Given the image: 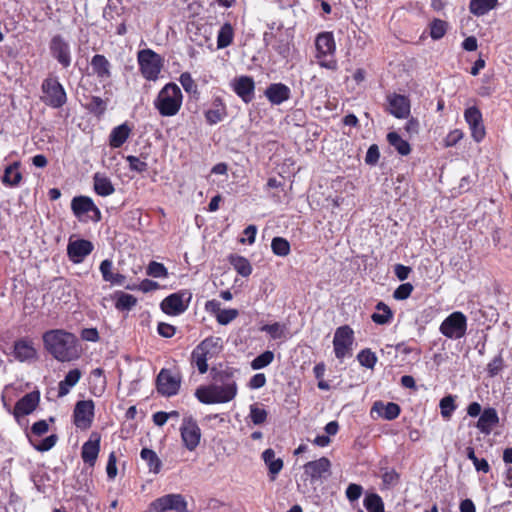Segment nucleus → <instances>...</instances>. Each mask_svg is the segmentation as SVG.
<instances>
[{
  "label": "nucleus",
  "mask_w": 512,
  "mask_h": 512,
  "mask_svg": "<svg viewBox=\"0 0 512 512\" xmlns=\"http://www.w3.org/2000/svg\"><path fill=\"white\" fill-rule=\"evenodd\" d=\"M45 349L58 361L70 362L80 356L76 336L63 329L46 331L42 336Z\"/></svg>",
  "instance_id": "nucleus-1"
},
{
  "label": "nucleus",
  "mask_w": 512,
  "mask_h": 512,
  "mask_svg": "<svg viewBox=\"0 0 512 512\" xmlns=\"http://www.w3.org/2000/svg\"><path fill=\"white\" fill-rule=\"evenodd\" d=\"M183 102V94L175 83L166 84L154 99V107L163 117H173L178 114Z\"/></svg>",
  "instance_id": "nucleus-2"
},
{
  "label": "nucleus",
  "mask_w": 512,
  "mask_h": 512,
  "mask_svg": "<svg viewBox=\"0 0 512 512\" xmlns=\"http://www.w3.org/2000/svg\"><path fill=\"white\" fill-rule=\"evenodd\" d=\"M237 384L212 383L196 389L195 396L203 404L227 403L237 395Z\"/></svg>",
  "instance_id": "nucleus-3"
},
{
  "label": "nucleus",
  "mask_w": 512,
  "mask_h": 512,
  "mask_svg": "<svg viewBox=\"0 0 512 512\" xmlns=\"http://www.w3.org/2000/svg\"><path fill=\"white\" fill-rule=\"evenodd\" d=\"M221 349V339L209 337L204 339L191 354V363L195 365L199 373L208 371L207 361L214 357Z\"/></svg>",
  "instance_id": "nucleus-4"
},
{
  "label": "nucleus",
  "mask_w": 512,
  "mask_h": 512,
  "mask_svg": "<svg viewBox=\"0 0 512 512\" xmlns=\"http://www.w3.org/2000/svg\"><path fill=\"white\" fill-rule=\"evenodd\" d=\"M137 60L142 76L149 80L158 79L163 67L162 57L151 49L140 50L137 54Z\"/></svg>",
  "instance_id": "nucleus-5"
},
{
  "label": "nucleus",
  "mask_w": 512,
  "mask_h": 512,
  "mask_svg": "<svg viewBox=\"0 0 512 512\" xmlns=\"http://www.w3.org/2000/svg\"><path fill=\"white\" fill-rule=\"evenodd\" d=\"M467 329V318L462 312L451 313L440 325V332L450 339L462 338Z\"/></svg>",
  "instance_id": "nucleus-6"
},
{
  "label": "nucleus",
  "mask_w": 512,
  "mask_h": 512,
  "mask_svg": "<svg viewBox=\"0 0 512 512\" xmlns=\"http://www.w3.org/2000/svg\"><path fill=\"white\" fill-rule=\"evenodd\" d=\"M43 101L53 107L60 108L66 103V92L56 78H47L42 83Z\"/></svg>",
  "instance_id": "nucleus-7"
},
{
  "label": "nucleus",
  "mask_w": 512,
  "mask_h": 512,
  "mask_svg": "<svg viewBox=\"0 0 512 512\" xmlns=\"http://www.w3.org/2000/svg\"><path fill=\"white\" fill-rule=\"evenodd\" d=\"M305 480H309L311 484L323 482L331 475V462L326 457H321L314 461L307 462L304 466Z\"/></svg>",
  "instance_id": "nucleus-8"
},
{
  "label": "nucleus",
  "mask_w": 512,
  "mask_h": 512,
  "mask_svg": "<svg viewBox=\"0 0 512 512\" xmlns=\"http://www.w3.org/2000/svg\"><path fill=\"white\" fill-rule=\"evenodd\" d=\"M354 332L348 326L344 325L336 329L333 339L335 356L343 359L351 354L352 344L354 340Z\"/></svg>",
  "instance_id": "nucleus-9"
},
{
  "label": "nucleus",
  "mask_w": 512,
  "mask_h": 512,
  "mask_svg": "<svg viewBox=\"0 0 512 512\" xmlns=\"http://www.w3.org/2000/svg\"><path fill=\"white\" fill-rule=\"evenodd\" d=\"M168 510L185 512L187 502L180 494H167L154 500L150 504L148 512H165Z\"/></svg>",
  "instance_id": "nucleus-10"
},
{
  "label": "nucleus",
  "mask_w": 512,
  "mask_h": 512,
  "mask_svg": "<svg viewBox=\"0 0 512 512\" xmlns=\"http://www.w3.org/2000/svg\"><path fill=\"white\" fill-rule=\"evenodd\" d=\"M180 431L184 446L189 451H194L201 439V430L197 422L191 417L184 418Z\"/></svg>",
  "instance_id": "nucleus-11"
},
{
  "label": "nucleus",
  "mask_w": 512,
  "mask_h": 512,
  "mask_svg": "<svg viewBox=\"0 0 512 512\" xmlns=\"http://www.w3.org/2000/svg\"><path fill=\"white\" fill-rule=\"evenodd\" d=\"M181 379L177 375H173L168 369H162L157 376V391L163 396L176 395L180 388Z\"/></svg>",
  "instance_id": "nucleus-12"
},
{
  "label": "nucleus",
  "mask_w": 512,
  "mask_h": 512,
  "mask_svg": "<svg viewBox=\"0 0 512 512\" xmlns=\"http://www.w3.org/2000/svg\"><path fill=\"white\" fill-rule=\"evenodd\" d=\"M190 298L187 292L171 294L162 301L161 309L168 315H179L188 308Z\"/></svg>",
  "instance_id": "nucleus-13"
},
{
  "label": "nucleus",
  "mask_w": 512,
  "mask_h": 512,
  "mask_svg": "<svg viewBox=\"0 0 512 512\" xmlns=\"http://www.w3.org/2000/svg\"><path fill=\"white\" fill-rule=\"evenodd\" d=\"M94 416V403L92 400L77 402L74 409V424L81 429L90 427Z\"/></svg>",
  "instance_id": "nucleus-14"
},
{
  "label": "nucleus",
  "mask_w": 512,
  "mask_h": 512,
  "mask_svg": "<svg viewBox=\"0 0 512 512\" xmlns=\"http://www.w3.org/2000/svg\"><path fill=\"white\" fill-rule=\"evenodd\" d=\"M464 117L469 125L473 139L476 142L482 141L485 137V127L480 110L475 106L469 107L465 110Z\"/></svg>",
  "instance_id": "nucleus-15"
},
{
  "label": "nucleus",
  "mask_w": 512,
  "mask_h": 512,
  "mask_svg": "<svg viewBox=\"0 0 512 512\" xmlns=\"http://www.w3.org/2000/svg\"><path fill=\"white\" fill-rule=\"evenodd\" d=\"M50 52L52 56L64 67L71 64L70 46L61 35H55L50 41Z\"/></svg>",
  "instance_id": "nucleus-16"
},
{
  "label": "nucleus",
  "mask_w": 512,
  "mask_h": 512,
  "mask_svg": "<svg viewBox=\"0 0 512 512\" xmlns=\"http://www.w3.org/2000/svg\"><path fill=\"white\" fill-rule=\"evenodd\" d=\"M93 250V244L84 239L70 241L67 246V253L69 258L74 263H80L84 258L89 255Z\"/></svg>",
  "instance_id": "nucleus-17"
},
{
  "label": "nucleus",
  "mask_w": 512,
  "mask_h": 512,
  "mask_svg": "<svg viewBox=\"0 0 512 512\" xmlns=\"http://www.w3.org/2000/svg\"><path fill=\"white\" fill-rule=\"evenodd\" d=\"M14 357L20 362H26L37 359V350L33 341L22 338L14 343Z\"/></svg>",
  "instance_id": "nucleus-18"
},
{
  "label": "nucleus",
  "mask_w": 512,
  "mask_h": 512,
  "mask_svg": "<svg viewBox=\"0 0 512 512\" xmlns=\"http://www.w3.org/2000/svg\"><path fill=\"white\" fill-rule=\"evenodd\" d=\"M40 400V394L38 391H34L26 394L19 399L14 407V415L16 417L25 416L32 413Z\"/></svg>",
  "instance_id": "nucleus-19"
},
{
  "label": "nucleus",
  "mask_w": 512,
  "mask_h": 512,
  "mask_svg": "<svg viewBox=\"0 0 512 512\" xmlns=\"http://www.w3.org/2000/svg\"><path fill=\"white\" fill-rule=\"evenodd\" d=\"M235 93L246 103H249L254 96L255 84L251 77L240 76L233 82Z\"/></svg>",
  "instance_id": "nucleus-20"
},
{
  "label": "nucleus",
  "mask_w": 512,
  "mask_h": 512,
  "mask_svg": "<svg viewBox=\"0 0 512 512\" xmlns=\"http://www.w3.org/2000/svg\"><path fill=\"white\" fill-rule=\"evenodd\" d=\"M389 111L396 118H406L410 114V102L407 97L399 94L388 96Z\"/></svg>",
  "instance_id": "nucleus-21"
},
{
  "label": "nucleus",
  "mask_w": 512,
  "mask_h": 512,
  "mask_svg": "<svg viewBox=\"0 0 512 512\" xmlns=\"http://www.w3.org/2000/svg\"><path fill=\"white\" fill-rule=\"evenodd\" d=\"M100 451V436L92 434L90 439L82 446L81 457L83 461L93 466Z\"/></svg>",
  "instance_id": "nucleus-22"
},
{
  "label": "nucleus",
  "mask_w": 512,
  "mask_h": 512,
  "mask_svg": "<svg viewBox=\"0 0 512 512\" xmlns=\"http://www.w3.org/2000/svg\"><path fill=\"white\" fill-rule=\"evenodd\" d=\"M499 422L498 413L495 408L489 407L485 408L480 415L476 427L483 434H490L493 427L496 426Z\"/></svg>",
  "instance_id": "nucleus-23"
},
{
  "label": "nucleus",
  "mask_w": 512,
  "mask_h": 512,
  "mask_svg": "<svg viewBox=\"0 0 512 512\" xmlns=\"http://www.w3.org/2000/svg\"><path fill=\"white\" fill-rule=\"evenodd\" d=\"M400 411V406L396 403L389 402L385 404L381 401H376L371 408V415L374 417V414H377L378 417L393 420L399 416Z\"/></svg>",
  "instance_id": "nucleus-24"
},
{
  "label": "nucleus",
  "mask_w": 512,
  "mask_h": 512,
  "mask_svg": "<svg viewBox=\"0 0 512 512\" xmlns=\"http://www.w3.org/2000/svg\"><path fill=\"white\" fill-rule=\"evenodd\" d=\"M238 374V370L229 366L213 367L211 369V377L214 383H219L220 385L225 384H237L236 383V375Z\"/></svg>",
  "instance_id": "nucleus-25"
},
{
  "label": "nucleus",
  "mask_w": 512,
  "mask_h": 512,
  "mask_svg": "<svg viewBox=\"0 0 512 512\" xmlns=\"http://www.w3.org/2000/svg\"><path fill=\"white\" fill-rule=\"evenodd\" d=\"M265 96L272 104L279 105L289 99L290 89L282 83H274L268 86Z\"/></svg>",
  "instance_id": "nucleus-26"
},
{
  "label": "nucleus",
  "mask_w": 512,
  "mask_h": 512,
  "mask_svg": "<svg viewBox=\"0 0 512 512\" xmlns=\"http://www.w3.org/2000/svg\"><path fill=\"white\" fill-rule=\"evenodd\" d=\"M91 67L93 73L100 80H107L111 77V64L104 55H94L91 59Z\"/></svg>",
  "instance_id": "nucleus-27"
},
{
  "label": "nucleus",
  "mask_w": 512,
  "mask_h": 512,
  "mask_svg": "<svg viewBox=\"0 0 512 512\" xmlns=\"http://www.w3.org/2000/svg\"><path fill=\"white\" fill-rule=\"evenodd\" d=\"M317 57L332 54L335 51V41L331 32L320 33L315 41Z\"/></svg>",
  "instance_id": "nucleus-28"
},
{
  "label": "nucleus",
  "mask_w": 512,
  "mask_h": 512,
  "mask_svg": "<svg viewBox=\"0 0 512 512\" xmlns=\"http://www.w3.org/2000/svg\"><path fill=\"white\" fill-rule=\"evenodd\" d=\"M131 128L127 123H123L115 128L110 133L109 144L113 148L121 147L129 138Z\"/></svg>",
  "instance_id": "nucleus-29"
},
{
  "label": "nucleus",
  "mask_w": 512,
  "mask_h": 512,
  "mask_svg": "<svg viewBox=\"0 0 512 512\" xmlns=\"http://www.w3.org/2000/svg\"><path fill=\"white\" fill-rule=\"evenodd\" d=\"M95 192L103 197L114 193L115 188L108 177L103 174L96 173L93 177Z\"/></svg>",
  "instance_id": "nucleus-30"
},
{
  "label": "nucleus",
  "mask_w": 512,
  "mask_h": 512,
  "mask_svg": "<svg viewBox=\"0 0 512 512\" xmlns=\"http://www.w3.org/2000/svg\"><path fill=\"white\" fill-rule=\"evenodd\" d=\"M262 458L265 464L268 466L269 472L272 475L271 479H275V475H277L283 468V461L280 458L275 457V452L273 449L268 448L262 453Z\"/></svg>",
  "instance_id": "nucleus-31"
},
{
  "label": "nucleus",
  "mask_w": 512,
  "mask_h": 512,
  "mask_svg": "<svg viewBox=\"0 0 512 512\" xmlns=\"http://www.w3.org/2000/svg\"><path fill=\"white\" fill-rule=\"evenodd\" d=\"M94 202L91 198L87 196H77L74 197L71 202V209L73 213L79 217L86 213L91 212L94 208Z\"/></svg>",
  "instance_id": "nucleus-32"
},
{
  "label": "nucleus",
  "mask_w": 512,
  "mask_h": 512,
  "mask_svg": "<svg viewBox=\"0 0 512 512\" xmlns=\"http://www.w3.org/2000/svg\"><path fill=\"white\" fill-rule=\"evenodd\" d=\"M81 378V371L79 369L70 370L65 376L64 380L59 383L58 396L63 397L67 395L70 389L75 386Z\"/></svg>",
  "instance_id": "nucleus-33"
},
{
  "label": "nucleus",
  "mask_w": 512,
  "mask_h": 512,
  "mask_svg": "<svg viewBox=\"0 0 512 512\" xmlns=\"http://www.w3.org/2000/svg\"><path fill=\"white\" fill-rule=\"evenodd\" d=\"M141 458L147 463L149 471L158 474L162 468V461L155 451L143 448L140 452Z\"/></svg>",
  "instance_id": "nucleus-34"
},
{
  "label": "nucleus",
  "mask_w": 512,
  "mask_h": 512,
  "mask_svg": "<svg viewBox=\"0 0 512 512\" xmlns=\"http://www.w3.org/2000/svg\"><path fill=\"white\" fill-rule=\"evenodd\" d=\"M497 4L498 0H471L469 9L472 14L483 16L494 9Z\"/></svg>",
  "instance_id": "nucleus-35"
},
{
  "label": "nucleus",
  "mask_w": 512,
  "mask_h": 512,
  "mask_svg": "<svg viewBox=\"0 0 512 512\" xmlns=\"http://www.w3.org/2000/svg\"><path fill=\"white\" fill-rule=\"evenodd\" d=\"M376 310L378 312L373 313L371 316V319L374 323L384 325L388 324L392 320L393 313L389 306L384 302H378L376 305Z\"/></svg>",
  "instance_id": "nucleus-36"
},
{
  "label": "nucleus",
  "mask_w": 512,
  "mask_h": 512,
  "mask_svg": "<svg viewBox=\"0 0 512 512\" xmlns=\"http://www.w3.org/2000/svg\"><path fill=\"white\" fill-rule=\"evenodd\" d=\"M18 167V162H14L13 164L6 167L4 175L2 176L3 184L7 186H17L20 183L22 175L18 171Z\"/></svg>",
  "instance_id": "nucleus-37"
},
{
  "label": "nucleus",
  "mask_w": 512,
  "mask_h": 512,
  "mask_svg": "<svg viewBox=\"0 0 512 512\" xmlns=\"http://www.w3.org/2000/svg\"><path fill=\"white\" fill-rule=\"evenodd\" d=\"M213 105H214V108L208 110L205 113L206 121L210 125H214V124L222 121L223 118L226 116L225 107L221 103L220 99H216Z\"/></svg>",
  "instance_id": "nucleus-38"
},
{
  "label": "nucleus",
  "mask_w": 512,
  "mask_h": 512,
  "mask_svg": "<svg viewBox=\"0 0 512 512\" xmlns=\"http://www.w3.org/2000/svg\"><path fill=\"white\" fill-rule=\"evenodd\" d=\"M387 141L391 146H393L399 154L408 155L411 151L409 143L402 139L400 135L396 132H390L387 134Z\"/></svg>",
  "instance_id": "nucleus-39"
},
{
  "label": "nucleus",
  "mask_w": 512,
  "mask_h": 512,
  "mask_svg": "<svg viewBox=\"0 0 512 512\" xmlns=\"http://www.w3.org/2000/svg\"><path fill=\"white\" fill-rule=\"evenodd\" d=\"M233 28L231 24L225 23L218 32L217 36V48L223 49L228 47L233 41Z\"/></svg>",
  "instance_id": "nucleus-40"
},
{
  "label": "nucleus",
  "mask_w": 512,
  "mask_h": 512,
  "mask_svg": "<svg viewBox=\"0 0 512 512\" xmlns=\"http://www.w3.org/2000/svg\"><path fill=\"white\" fill-rule=\"evenodd\" d=\"M230 263L233 268L243 277H247L252 272V267L249 261L242 256H231Z\"/></svg>",
  "instance_id": "nucleus-41"
},
{
  "label": "nucleus",
  "mask_w": 512,
  "mask_h": 512,
  "mask_svg": "<svg viewBox=\"0 0 512 512\" xmlns=\"http://www.w3.org/2000/svg\"><path fill=\"white\" fill-rule=\"evenodd\" d=\"M179 82L188 94H191L195 98H198V86L189 72L182 73L179 77Z\"/></svg>",
  "instance_id": "nucleus-42"
},
{
  "label": "nucleus",
  "mask_w": 512,
  "mask_h": 512,
  "mask_svg": "<svg viewBox=\"0 0 512 512\" xmlns=\"http://www.w3.org/2000/svg\"><path fill=\"white\" fill-rule=\"evenodd\" d=\"M271 248L273 253L277 256L285 257L290 253V244L282 237L273 238Z\"/></svg>",
  "instance_id": "nucleus-43"
},
{
  "label": "nucleus",
  "mask_w": 512,
  "mask_h": 512,
  "mask_svg": "<svg viewBox=\"0 0 512 512\" xmlns=\"http://www.w3.org/2000/svg\"><path fill=\"white\" fill-rule=\"evenodd\" d=\"M439 407L441 410L442 417L445 419H450V417L452 416V413L456 409L454 396L448 395V396L443 397L440 400Z\"/></svg>",
  "instance_id": "nucleus-44"
},
{
  "label": "nucleus",
  "mask_w": 512,
  "mask_h": 512,
  "mask_svg": "<svg viewBox=\"0 0 512 512\" xmlns=\"http://www.w3.org/2000/svg\"><path fill=\"white\" fill-rule=\"evenodd\" d=\"M448 24L441 19H434L430 24V36L434 40L441 39L447 32Z\"/></svg>",
  "instance_id": "nucleus-45"
},
{
  "label": "nucleus",
  "mask_w": 512,
  "mask_h": 512,
  "mask_svg": "<svg viewBox=\"0 0 512 512\" xmlns=\"http://www.w3.org/2000/svg\"><path fill=\"white\" fill-rule=\"evenodd\" d=\"M364 505L368 512H382L384 509L383 501L377 494H369L364 500Z\"/></svg>",
  "instance_id": "nucleus-46"
},
{
  "label": "nucleus",
  "mask_w": 512,
  "mask_h": 512,
  "mask_svg": "<svg viewBox=\"0 0 512 512\" xmlns=\"http://www.w3.org/2000/svg\"><path fill=\"white\" fill-rule=\"evenodd\" d=\"M357 359L362 366L370 369H373L377 362L375 353H373L370 349H363L360 351Z\"/></svg>",
  "instance_id": "nucleus-47"
},
{
  "label": "nucleus",
  "mask_w": 512,
  "mask_h": 512,
  "mask_svg": "<svg viewBox=\"0 0 512 512\" xmlns=\"http://www.w3.org/2000/svg\"><path fill=\"white\" fill-rule=\"evenodd\" d=\"M136 298L127 293H120L117 301H116V308L119 310H130L132 307L136 305Z\"/></svg>",
  "instance_id": "nucleus-48"
},
{
  "label": "nucleus",
  "mask_w": 512,
  "mask_h": 512,
  "mask_svg": "<svg viewBox=\"0 0 512 512\" xmlns=\"http://www.w3.org/2000/svg\"><path fill=\"white\" fill-rule=\"evenodd\" d=\"M274 359V354L271 351H265L257 356L251 363L253 369L258 370L268 366Z\"/></svg>",
  "instance_id": "nucleus-49"
},
{
  "label": "nucleus",
  "mask_w": 512,
  "mask_h": 512,
  "mask_svg": "<svg viewBox=\"0 0 512 512\" xmlns=\"http://www.w3.org/2000/svg\"><path fill=\"white\" fill-rule=\"evenodd\" d=\"M467 457L473 462L475 469L477 471H481L484 473L489 472L490 466L485 459H478L475 455L474 449L472 447H468L467 449Z\"/></svg>",
  "instance_id": "nucleus-50"
},
{
  "label": "nucleus",
  "mask_w": 512,
  "mask_h": 512,
  "mask_svg": "<svg viewBox=\"0 0 512 512\" xmlns=\"http://www.w3.org/2000/svg\"><path fill=\"white\" fill-rule=\"evenodd\" d=\"M147 274L154 278H165L167 277L168 272L162 263L152 261L147 267Z\"/></svg>",
  "instance_id": "nucleus-51"
},
{
  "label": "nucleus",
  "mask_w": 512,
  "mask_h": 512,
  "mask_svg": "<svg viewBox=\"0 0 512 512\" xmlns=\"http://www.w3.org/2000/svg\"><path fill=\"white\" fill-rule=\"evenodd\" d=\"M239 315V312L237 309H222L219 312V315H217L216 319L219 324L221 325H227L230 322H232L234 319H236Z\"/></svg>",
  "instance_id": "nucleus-52"
},
{
  "label": "nucleus",
  "mask_w": 512,
  "mask_h": 512,
  "mask_svg": "<svg viewBox=\"0 0 512 512\" xmlns=\"http://www.w3.org/2000/svg\"><path fill=\"white\" fill-rule=\"evenodd\" d=\"M250 418L255 425L262 424L267 418V412L264 409L259 408L257 405H251Z\"/></svg>",
  "instance_id": "nucleus-53"
},
{
  "label": "nucleus",
  "mask_w": 512,
  "mask_h": 512,
  "mask_svg": "<svg viewBox=\"0 0 512 512\" xmlns=\"http://www.w3.org/2000/svg\"><path fill=\"white\" fill-rule=\"evenodd\" d=\"M504 367V361L502 356L499 354L494 357L487 365V372L490 377L496 376Z\"/></svg>",
  "instance_id": "nucleus-54"
},
{
  "label": "nucleus",
  "mask_w": 512,
  "mask_h": 512,
  "mask_svg": "<svg viewBox=\"0 0 512 512\" xmlns=\"http://www.w3.org/2000/svg\"><path fill=\"white\" fill-rule=\"evenodd\" d=\"M263 332H267L273 339H280L283 337L284 330L279 323L267 324L260 329Z\"/></svg>",
  "instance_id": "nucleus-55"
},
{
  "label": "nucleus",
  "mask_w": 512,
  "mask_h": 512,
  "mask_svg": "<svg viewBox=\"0 0 512 512\" xmlns=\"http://www.w3.org/2000/svg\"><path fill=\"white\" fill-rule=\"evenodd\" d=\"M126 160L129 163L130 169L133 171L142 173L148 169L147 163L136 156L129 155L126 157Z\"/></svg>",
  "instance_id": "nucleus-56"
},
{
  "label": "nucleus",
  "mask_w": 512,
  "mask_h": 512,
  "mask_svg": "<svg viewBox=\"0 0 512 512\" xmlns=\"http://www.w3.org/2000/svg\"><path fill=\"white\" fill-rule=\"evenodd\" d=\"M413 291V286L410 283L401 284L396 288L393 293V297L396 300H405L407 299Z\"/></svg>",
  "instance_id": "nucleus-57"
},
{
  "label": "nucleus",
  "mask_w": 512,
  "mask_h": 512,
  "mask_svg": "<svg viewBox=\"0 0 512 512\" xmlns=\"http://www.w3.org/2000/svg\"><path fill=\"white\" fill-rule=\"evenodd\" d=\"M362 492L363 488L361 485L351 483L348 485L346 489V497L348 498L349 501L353 502L361 497Z\"/></svg>",
  "instance_id": "nucleus-58"
},
{
  "label": "nucleus",
  "mask_w": 512,
  "mask_h": 512,
  "mask_svg": "<svg viewBox=\"0 0 512 512\" xmlns=\"http://www.w3.org/2000/svg\"><path fill=\"white\" fill-rule=\"evenodd\" d=\"M57 439L58 438L56 435H50L46 437L44 440H42L41 443H39L38 445H34V447L36 450L41 452L48 451L55 446Z\"/></svg>",
  "instance_id": "nucleus-59"
},
{
  "label": "nucleus",
  "mask_w": 512,
  "mask_h": 512,
  "mask_svg": "<svg viewBox=\"0 0 512 512\" xmlns=\"http://www.w3.org/2000/svg\"><path fill=\"white\" fill-rule=\"evenodd\" d=\"M380 157L378 146L373 144L371 145L366 153L365 162L370 165H374L378 162Z\"/></svg>",
  "instance_id": "nucleus-60"
},
{
  "label": "nucleus",
  "mask_w": 512,
  "mask_h": 512,
  "mask_svg": "<svg viewBox=\"0 0 512 512\" xmlns=\"http://www.w3.org/2000/svg\"><path fill=\"white\" fill-rule=\"evenodd\" d=\"M89 107L94 113L102 114L106 110V103L100 97L95 96L92 97Z\"/></svg>",
  "instance_id": "nucleus-61"
},
{
  "label": "nucleus",
  "mask_w": 512,
  "mask_h": 512,
  "mask_svg": "<svg viewBox=\"0 0 512 512\" xmlns=\"http://www.w3.org/2000/svg\"><path fill=\"white\" fill-rule=\"evenodd\" d=\"M106 472L109 479H114L117 475L116 456L114 452H111L109 455Z\"/></svg>",
  "instance_id": "nucleus-62"
},
{
  "label": "nucleus",
  "mask_w": 512,
  "mask_h": 512,
  "mask_svg": "<svg viewBox=\"0 0 512 512\" xmlns=\"http://www.w3.org/2000/svg\"><path fill=\"white\" fill-rule=\"evenodd\" d=\"M382 480L386 486L392 487L398 483L399 475L394 470L386 471L382 475Z\"/></svg>",
  "instance_id": "nucleus-63"
},
{
  "label": "nucleus",
  "mask_w": 512,
  "mask_h": 512,
  "mask_svg": "<svg viewBox=\"0 0 512 512\" xmlns=\"http://www.w3.org/2000/svg\"><path fill=\"white\" fill-rule=\"evenodd\" d=\"M112 267H113V263L109 259L103 260L100 264V272L102 274L103 279L107 282H108V280L111 279V276L113 274Z\"/></svg>",
  "instance_id": "nucleus-64"
}]
</instances>
